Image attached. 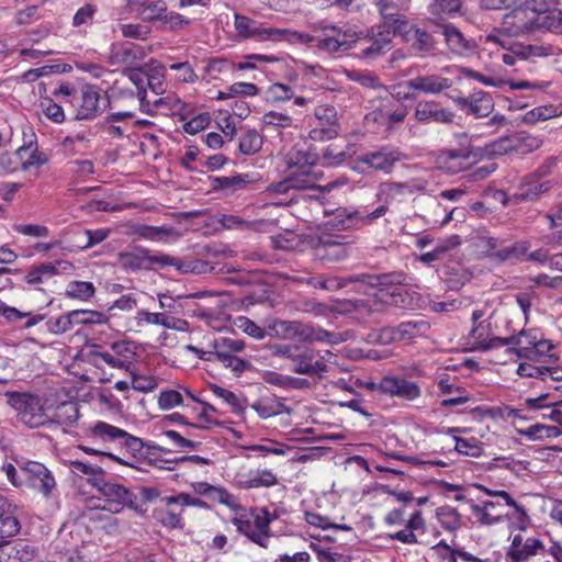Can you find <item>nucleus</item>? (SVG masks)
I'll use <instances>...</instances> for the list:
<instances>
[{
	"mask_svg": "<svg viewBox=\"0 0 562 562\" xmlns=\"http://www.w3.org/2000/svg\"><path fill=\"white\" fill-rule=\"evenodd\" d=\"M407 86L424 93H440L450 88L451 81L436 75L418 76L407 81Z\"/></svg>",
	"mask_w": 562,
	"mask_h": 562,
	"instance_id": "27",
	"label": "nucleus"
},
{
	"mask_svg": "<svg viewBox=\"0 0 562 562\" xmlns=\"http://www.w3.org/2000/svg\"><path fill=\"white\" fill-rule=\"evenodd\" d=\"M470 337L473 339L471 350L487 351L491 349L504 347L506 344L516 342L514 338L498 337L491 333V323L482 321L473 325Z\"/></svg>",
	"mask_w": 562,
	"mask_h": 562,
	"instance_id": "20",
	"label": "nucleus"
},
{
	"mask_svg": "<svg viewBox=\"0 0 562 562\" xmlns=\"http://www.w3.org/2000/svg\"><path fill=\"white\" fill-rule=\"evenodd\" d=\"M305 331L307 333V336L304 337V342H307L308 345H311L313 341L335 342V334L321 327H314L312 325L305 324Z\"/></svg>",
	"mask_w": 562,
	"mask_h": 562,
	"instance_id": "59",
	"label": "nucleus"
},
{
	"mask_svg": "<svg viewBox=\"0 0 562 562\" xmlns=\"http://www.w3.org/2000/svg\"><path fill=\"white\" fill-rule=\"evenodd\" d=\"M134 234L140 238L149 240H161L165 236L172 234V228L164 226L137 225L134 227Z\"/></svg>",
	"mask_w": 562,
	"mask_h": 562,
	"instance_id": "51",
	"label": "nucleus"
},
{
	"mask_svg": "<svg viewBox=\"0 0 562 562\" xmlns=\"http://www.w3.org/2000/svg\"><path fill=\"white\" fill-rule=\"evenodd\" d=\"M79 418L78 405L74 402L60 403L56 409L54 417L49 422L57 423L59 425L70 426L74 425Z\"/></svg>",
	"mask_w": 562,
	"mask_h": 562,
	"instance_id": "41",
	"label": "nucleus"
},
{
	"mask_svg": "<svg viewBox=\"0 0 562 562\" xmlns=\"http://www.w3.org/2000/svg\"><path fill=\"white\" fill-rule=\"evenodd\" d=\"M167 3L165 0H154L146 8L139 12V16L144 22L154 23L161 22L167 11Z\"/></svg>",
	"mask_w": 562,
	"mask_h": 562,
	"instance_id": "49",
	"label": "nucleus"
},
{
	"mask_svg": "<svg viewBox=\"0 0 562 562\" xmlns=\"http://www.w3.org/2000/svg\"><path fill=\"white\" fill-rule=\"evenodd\" d=\"M434 549L443 550L447 553V562H458V558L461 559L463 562H498L501 559V553L498 552H493L490 555H473L472 553L467 552L463 549H452L443 540H441L437 546H435Z\"/></svg>",
	"mask_w": 562,
	"mask_h": 562,
	"instance_id": "26",
	"label": "nucleus"
},
{
	"mask_svg": "<svg viewBox=\"0 0 562 562\" xmlns=\"http://www.w3.org/2000/svg\"><path fill=\"white\" fill-rule=\"evenodd\" d=\"M414 116L422 124L431 122L450 124L454 121L456 114L448 109L440 108L436 102L420 101L416 104Z\"/></svg>",
	"mask_w": 562,
	"mask_h": 562,
	"instance_id": "22",
	"label": "nucleus"
},
{
	"mask_svg": "<svg viewBox=\"0 0 562 562\" xmlns=\"http://www.w3.org/2000/svg\"><path fill=\"white\" fill-rule=\"evenodd\" d=\"M310 548L316 553L318 562H350L348 555L333 552L317 543L311 542Z\"/></svg>",
	"mask_w": 562,
	"mask_h": 562,
	"instance_id": "57",
	"label": "nucleus"
},
{
	"mask_svg": "<svg viewBox=\"0 0 562 562\" xmlns=\"http://www.w3.org/2000/svg\"><path fill=\"white\" fill-rule=\"evenodd\" d=\"M235 27L240 36L257 41L281 40L288 33V30L262 27L257 21L238 13L235 14Z\"/></svg>",
	"mask_w": 562,
	"mask_h": 562,
	"instance_id": "16",
	"label": "nucleus"
},
{
	"mask_svg": "<svg viewBox=\"0 0 562 562\" xmlns=\"http://www.w3.org/2000/svg\"><path fill=\"white\" fill-rule=\"evenodd\" d=\"M245 341L233 338H220L213 341V352H224L233 355V352H240L245 349Z\"/></svg>",
	"mask_w": 562,
	"mask_h": 562,
	"instance_id": "54",
	"label": "nucleus"
},
{
	"mask_svg": "<svg viewBox=\"0 0 562 562\" xmlns=\"http://www.w3.org/2000/svg\"><path fill=\"white\" fill-rule=\"evenodd\" d=\"M142 254H145L146 265H148V270L153 269L154 266L167 267L173 266L177 270L181 272L193 271V268L190 267L189 263H184L175 257L165 254L151 255L148 249H142Z\"/></svg>",
	"mask_w": 562,
	"mask_h": 562,
	"instance_id": "35",
	"label": "nucleus"
},
{
	"mask_svg": "<svg viewBox=\"0 0 562 562\" xmlns=\"http://www.w3.org/2000/svg\"><path fill=\"white\" fill-rule=\"evenodd\" d=\"M46 326L48 330L55 335H60L70 330L74 327L71 312L64 314L55 319H49L46 323Z\"/></svg>",
	"mask_w": 562,
	"mask_h": 562,
	"instance_id": "62",
	"label": "nucleus"
},
{
	"mask_svg": "<svg viewBox=\"0 0 562 562\" xmlns=\"http://www.w3.org/2000/svg\"><path fill=\"white\" fill-rule=\"evenodd\" d=\"M263 144L262 136L256 130H247L239 140V150L244 155L257 154Z\"/></svg>",
	"mask_w": 562,
	"mask_h": 562,
	"instance_id": "44",
	"label": "nucleus"
},
{
	"mask_svg": "<svg viewBox=\"0 0 562 562\" xmlns=\"http://www.w3.org/2000/svg\"><path fill=\"white\" fill-rule=\"evenodd\" d=\"M72 322L75 325L104 324L106 316L97 311L76 310L71 311Z\"/></svg>",
	"mask_w": 562,
	"mask_h": 562,
	"instance_id": "50",
	"label": "nucleus"
},
{
	"mask_svg": "<svg viewBox=\"0 0 562 562\" xmlns=\"http://www.w3.org/2000/svg\"><path fill=\"white\" fill-rule=\"evenodd\" d=\"M317 179L316 175L312 172V169L291 170L284 184H286V188L299 190L310 189L315 187Z\"/></svg>",
	"mask_w": 562,
	"mask_h": 562,
	"instance_id": "37",
	"label": "nucleus"
},
{
	"mask_svg": "<svg viewBox=\"0 0 562 562\" xmlns=\"http://www.w3.org/2000/svg\"><path fill=\"white\" fill-rule=\"evenodd\" d=\"M15 154L22 160L21 169L24 171L48 162V156L38 149L36 135L32 131L30 135L24 134V143L16 149Z\"/></svg>",
	"mask_w": 562,
	"mask_h": 562,
	"instance_id": "21",
	"label": "nucleus"
},
{
	"mask_svg": "<svg viewBox=\"0 0 562 562\" xmlns=\"http://www.w3.org/2000/svg\"><path fill=\"white\" fill-rule=\"evenodd\" d=\"M367 288L378 289L390 296V304L400 308L414 310L419 306L420 295L411 290L412 278L403 271L357 277Z\"/></svg>",
	"mask_w": 562,
	"mask_h": 562,
	"instance_id": "1",
	"label": "nucleus"
},
{
	"mask_svg": "<svg viewBox=\"0 0 562 562\" xmlns=\"http://www.w3.org/2000/svg\"><path fill=\"white\" fill-rule=\"evenodd\" d=\"M383 19L389 20L391 24L404 22V15L401 11L408 9L409 0H374Z\"/></svg>",
	"mask_w": 562,
	"mask_h": 562,
	"instance_id": "30",
	"label": "nucleus"
},
{
	"mask_svg": "<svg viewBox=\"0 0 562 562\" xmlns=\"http://www.w3.org/2000/svg\"><path fill=\"white\" fill-rule=\"evenodd\" d=\"M396 29L393 24L384 22L372 26L367 35L360 40V53L362 58L375 60L392 49Z\"/></svg>",
	"mask_w": 562,
	"mask_h": 562,
	"instance_id": "4",
	"label": "nucleus"
},
{
	"mask_svg": "<svg viewBox=\"0 0 562 562\" xmlns=\"http://www.w3.org/2000/svg\"><path fill=\"white\" fill-rule=\"evenodd\" d=\"M268 98L273 101H288L294 97L292 87L284 83H273L267 90Z\"/></svg>",
	"mask_w": 562,
	"mask_h": 562,
	"instance_id": "63",
	"label": "nucleus"
},
{
	"mask_svg": "<svg viewBox=\"0 0 562 562\" xmlns=\"http://www.w3.org/2000/svg\"><path fill=\"white\" fill-rule=\"evenodd\" d=\"M10 562H31L38 555L37 548L29 542L19 541L7 546Z\"/></svg>",
	"mask_w": 562,
	"mask_h": 562,
	"instance_id": "39",
	"label": "nucleus"
},
{
	"mask_svg": "<svg viewBox=\"0 0 562 562\" xmlns=\"http://www.w3.org/2000/svg\"><path fill=\"white\" fill-rule=\"evenodd\" d=\"M69 468L75 475H88V480L93 477H102L104 473L103 469L100 465L86 463L79 460L70 461Z\"/></svg>",
	"mask_w": 562,
	"mask_h": 562,
	"instance_id": "53",
	"label": "nucleus"
},
{
	"mask_svg": "<svg viewBox=\"0 0 562 562\" xmlns=\"http://www.w3.org/2000/svg\"><path fill=\"white\" fill-rule=\"evenodd\" d=\"M526 435L532 439H547L559 437L561 430L557 426L536 424L527 429Z\"/></svg>",
	"mask_w": 562,
	"mask_h": 562,
	"instance_id": "58",
	"label": "nucleus"
},
{
	"mask_svg": "<svg viewBox=\"0 0 562 562\" xmlns=\"http://www.w3.org/2000/svg\"><path fill=\"white\" fill-rule=\"evenodd\" d=\"M213 357L225 368L231 369L236 375H240L245 370L251 368V363L234 355L224 352H212Z\"/></svg>",
	"mask_w": 562,
	"mask_h": 562,
	"instance_id": "47",
	"label": "nucleus"
},
{
	"mask_svg": "<svg viewBox=\"0 0 562 562\" xmlns=\"http://www.w3.org/2000/svg\"><path fill=\"white\" fill-rule=\"evenodd\" d=\"M379 389L383 393L396 395L409 401L420 395V389L416 383L393 376L383 378L379 383Z\"/></svg>",
	"mask_w": 562,
	"mask_h": 562,
	"instance_id": "24",
	"label": "nucleus"
},
{
	"mask_svg": "<svg viewBox=\"0 0 562 562\" xmlns=\"http://www.w3.org/2000/svg\"><path fill=\"white\" fill-rule=\"evenodd\" d=\"M20 531V522L10 514L0 515V546H9L8 539Z\"/></svg>",
	"mask_w": 562,
	"mask_h": 562,
	"instance_id": "46",
	"label": "nucleus"
},
{
	"mask_svg": "<svg viewBox=\"0 0 562 562\" xmlns=\"http://www.w3.org/2000/svg\"><path fill=\"white\" fill-rule=\"evenodd\" d=\"M142 249H138L137 254L132 252H121L120 260L124 268L133 269V270H148V265H146L145 254H142Z\"/></svg>",
	"mask_w": 562,
	"mask_h": 562,
	"instance_id": "56",
	"label": "nucleus"
},
{
	"mask_svg": "<svg viewBox=\"0 0 562 562\" xmlns=\"http://www.w3.org/2000/svg\"><path fill=\"white\" fill-rule=\"evenodd\" d=\"M428 23L436 26L449 24V20L464 14L462 0H430L428 4Z\"/></svg>",
	"mask_w": 562,
	"mask_h": 562,
	"instance_id": "17",
	"label": "nucleus"
},
{
	"mask_svg": "<svg viewBox=\"0 0 562 562\" xmlns=\"http://www.w3.org/2000/svg\"><path fill=\"white\" fill-rule=\"evenodd\" d=\"M144 450L145 451L143 452L139 462H146L149 465L155 467H159L158 463L161 462L159 458L161 453L170 452V450L150 442L146 443Z\"/></svg>",
	"mask_w": 562,
	"mask_h": 562,
	"instance_id": "61",
	"label": "nucleus"
},
{
	"mask_svg": "<svg viewBox=\"0 0 562 562\" xmlns=\"http://www.w3.org/2000/svg\"><path fill=\"white\" fill-rule=\"evenodd\" d=\"M434 33H439L445 37L448 49L459 56H471L476 53L477 43L474 38H468L451 23L442 24Z\"/></svg>",
	"mask_w": 562,
	"mask_h": 562,
	"instance_id": "15",
	"label": "nucleus"
},
{
	"mask_svg": "<svg viewBox=\"0 0 562 562\" xmlns=\"http://www.w3.org/2000/svg\"><path fill=\"white\" fill-rule=\"evenodd\" d=\"M351 241L347 236L322 234L318 236L315 250L322 260L338 262L349 257Z\"/></svg>",
	"mask_w": 562,
	"mask_h": 562,
	"instance_id": "13",
	"label": "nucleus"
},
{
	"mask_svg": "<svg viewBox=\"0 0 562 562\" xmlns=\"http://www.w3.org/2000/svg\"><path fill=\"white\" fill-rule=\"evenodd\" d=\"M437 517L441 527L448 531H456L461 527V515L453 507H439L437 509Z\"/></svg>",
	"mask_w": 562,
	"mask_h": 562,
	"instance_id": "43",
	"label": "nucleus"
},
{
	"mask_svg": "<svg viewBox=\"0 0 562 562\" xmlns=\"http://www.w3.org/2000/svg\"><path fill=\"white\" fill-rule=\"evenodd\" d=\"M150 104L157 109H167L171 114H181L184 109V103L172 94L150 100Z\"/></svg>",
	"mask_w": 562,
	"mask_h": 562,
	"instance_id": "55",
	"label": "nucleus"
},
{
	"mask_svg": "<svg viewBox=\"0 0 562 562\" xmlns=\"http://www.w3.org/2000/svg\"><path fill=\"white\" fill-rule=\"evenodd\" d=\"M273 356L285 360L290 371L300 375L322 378L328 369L321 352L304 341L278 344Z\"/></svg>",
	"mask_w": 562,
	"mask_h": 562,
	"instance_id": "2",
	"label": "nucleus"
},
{
	"mask_svg": "<svg viewBox=\"0 0 562 562\" xmlns=\"http://www.w3.org/2000/svg\"><path fill=\"white\" fill-rule=\"evenodd\" d=\"M69 102L76 108L77 120H92L106 109L101 89L95 85L82 86Z\"/></svg>",
	"mask_w": 562,
	"mask_h": 562,
	"instance_id": "8",
	"label": "nucleus"
},
{
	"mask_svg": "<svg viewBox=\"0 0 562 562\" xmlns=\"http://www.w3.org/2000/svg\"><path fill=\"white\" fill-rule=\"evenodd\" d=\"M273 335L280 339L290 340L299 338L300 342L304 341V337L307 336L305 331V323L299 321H282L277 319L270 326Z\"/></svg>",
	"mask_w": 562,
	"mask_h": 562,
	"instance_id": "29",
	"label": "nucleus"
},
{
	"mask_svg": "<svg viewBox=\"0 0 562 562\" xmlns=\"http://www.w3.org/2000/svg\"><path fill=\"white\" fill-rule=\"evenodd\" d=\"M140 50L135 49V46L130 43H124L114 47V57L125 64H133L140 57Z\"/></svg>",
	"mask_w": 562,
	"mask_h": 562,
	"instance_id": "60",
	"label": "nucleus"
},
{
	"mask_svg": "<svg viewBox=\"0 0 562 562\" xmlns=\"http://www.w3.org/2000/svg\"><path fill=\"white\" fill-rule=\"evenodd\" d=\"M539 31L562 35V10L553 8L546 14H540Z\"/></svg>",
	"mask_w": 562,
	"mask_h": 562,
	"instance_id": "45",
	"label": "nucleus"
},
{
	"mask_svg": "<svg viewBox=\"0 0 562 562\" xmlns=\"http://www.w3.org/2000/svg\"><path fill=\"white\" fill-rule=\"evenodd\" d=\"M314 113L318 123L310 132L311 139L324 142L335 138L339 133L336 109L333 105H318Z\"/></svg>",
	"mask_w": 562,
	"mask_h": 562,
	"instance_id": "14",
	"label": "nucleus"
},
{
	"mask_svg": "<svg viewBox=\"0 0 562 562\" xmlns=\"http://www.w3.org/2000/svg\"><path fill=\"white\" fill-rule=\"evenodd\" d=\"M554 182L551 180L540 181L535 176H531L521 186L519 198L525 201L535 200L539 198L541 194L549 192Z\"/></svg>",
	"mask_w": 562,
	"mask_h": 562,
	"instance_id": "34",
	"label": "nucleus"
},
{
	"mask_svg": "<svg viewBox=\"0 0 562 562\" xmlns=\"http://www.w3.org/2000/svg\"><path fill=\"white\" fill-rule=\"evenodd\" d=\"M286 157L290 171L299 169H312V167L315 166L318 160L317 154L302 149H293L288 154Z\"/></svg>",
	"mask_w": 562,
	"mask_h": 562,
	"instance_id": "38",
	"label": "nucleus"
},
{
	"mask_svg": "<svg viewBox=\"0 0 562 562\" xmlns=\"http://www.w3.org/2000/svg\"><path fill=\"white\" fill-rule=\"evenodd\" d=\"M149 105L150 100H147L146 90L135 92L131 89L112 88L111 92L104 95V106L110 110L130 111L134 115L137 109L151 114Z\"/></svg>",
	"mask_w": 562,
	"mask_h": 562,
	"instance_id": "7",
	"label": "nucleus"
},
{
	"mask_svg": "<svg viewBox=\"0 0 562 562\" xmlns=\"http://www.w3.org/2000/svg\"><path fill=\"white\" fill-rule=\"evenodd\" d=\"M91 438L94 441L105 442L108 440L123 439L125 448L132 453L133 458L139 461L144 448L147 442H144L140 438L127 434L125 430L106 424L104 422H98L91 429Z\"/></svg>",
	"mask_w": 562,
	"mask_h": 562,
	"instance_id": "10",
	"label": "nucleus"
},
{
	"mask_svg": "<svg viewBox=\"0 0 562 562\" xmlns=\"http://www.w3.org/2000/svg\"><path fill=\"white\" fill-rule=\"evenodd\" d=\"M513 148L516 153L528 154L542 145V139L526 132L512 134Z\"/></svg>",
	"mask_w": 562,
	"mask_h": 562,
	"instance_id": "40",
	"label": "nucleus"
},
{
	"mask_svg": "<svg viewBox=\"0 0 562 562\" xmlns=\"http://www.w3.org/2000/svg\"><path fill=\"white\" fill-rule=\"evenodd\" d=\"M502 505L497 502H484L483 505L473 504L472 514L482 525H493L502 520L504 514L501 510Z\"/></svg>",
	"mask_w": 562,
	"mask_h": 562,
	"instance_id": "31",
	"label": "nucleus"
},
{
	"mask_svg": "<svg viewBox=\"0 0 562 562\" xmlns=\"http://www.w3.org/2000/svg\"><path fill=\"white\" fill-rule=\"evenodd\" d=\"M89 482L95 487L104 502L108 504V509L113 513L121 512L125 506L135 508L133 493L127 490L124 485L105 481L102 477L89 479Z\"/></svg>",
	"mask_w": 562,
	"mask_h": 562,
	"instance_id": "9",
	"label": "nucleus"
},
{
	"mask_svg": "<svg viewBox=\"0 0 562 562\" xmlns=\"http://www.w3.org/2000/svg\"><path fill=\"white\" fill-rule=\"evenodd\" d=\"M248 175L232 177H215L212 179L213 190H221L225 195H232L249 183Z\"/></svg>",
	"mask_w": 562,
	"mask_h": 562,
	"instance_id": "33",
	"label": "nucleus"
},
{
	"mask_svg": "<svg viewBox=\"0 0 562 562\" xmlns=\"http://www.w3.org/2000/svg\"><path fill=\"white\" fill-rule=\"evenodd\" d=\"M494 109V101L491 94L477 91L470 95L469 112L475 117H486Z\"/></svg>",
	"mask_w": 562,
	"mask_h": 562,
	"instance_id": "36",
	"label": "nucleus"
},
{
	"mask_svg": "<svg viewBox=\"0 0 562 562\" xmlns=\"http://www.w3.org/2000/svg\"><path fill=\"white\" fill-rule=\"evenodd\" d=\"M387 211L389 207L386 205H380L374 211L367 214H362L358 210L348 211L347 209H337L329 215L330 218L326 224L337 229L360 228L384 216Z\"/></svg>",
	"mask_w": 562,
	"mask_h": 562,
	"instance_id": "11",
	"label": "nucleus"
},
{
	"mask_svg": "<svg viewBox=\"0 0 562 562\" xmlns=\"http://www.w3.org/2000/svg\"><path fill=\"white\" fill-rule=\"evenodd\" d=\"M408 42H411L409 52L414 56L434 55L437 49L434 34L425 29L413 27L408 33Z\"/></svg>",
	"mask_w": 562,
	"mask_h": 562,
	"instance_id": "23",
	"label": "nucleus"
},
{
	"mask_svg": "<svg viewBox=\"0 0 562 562\" xmlns=\"http://www.w3.org/2000/svg\"><path fill=\"white\" fill-rule=\"evenodd\" d=\"M398 333L401 340L404 339H414L419 336H424L430 329V325L428 322L424 319H413L407 322H402L398 326Z\"/></svg>",
	"mask_w": 562,
	"mask_h": 562,
	"instance_id": "42",
	"label": "nucleus"
},
{
	"mask_svg": "<svg viewBox=\"0 0 562 562\" xmlns=\"http://www.w3.org/2000/svg\"><path fill=\"white\" fill-rule=\"evenodd\" d=\"M274 518L267 508H261L259 512L243 509L232 521L240 533L260 547L267 548L271 537L270 524Z\"/></svg>",
	"mask_w": 562,
	"mask_h": 562,
	"instance_id": "3",
	"label": "nucleus"
},
{
	"mask_svg": "<svg viewBox=\"0 0 562 562\" xmlns=\"http://www.w3.org/2000/svg\"><path fill=\"white\" fill-rule=\"evenodd\" d=\"M9 403L18 412L21 423L30 428H36L49 422L44 412L41 398L27 393H8Z\"/></svg>",
	"mask_w": 562,
	"mask_h": 562,
	"instance_id": "5",
	"label": "nucleus"
},
{
	"mask_svg": "<svg viewBox=\"0 0 562 562\" xmlns=\"http://www.w3.org/2000/svg\"><path fill=\"white\" fill-rule=\"evenodd\" d=\"M404 158V154L397 148L383 146L378 150L362 154L359 161L373 170L391 171L394 165Z\"/></svg>",
	"mask_w": 562,
	"mask_h": 562,
	"instance_id": "18",
	"label": "nucleus"
},
{
	"mask_svg": "<svg viewBox=\"0 0 562 562\" xmlns=\"http://www.w3.org/2000/svg\"><path fill=\"white\" fill-rule=\"evenodd\" d=\"M539 23L540 14L519 5L503 16L501 29L509 36H524L539 31Z\"/></svg>",
	"mask_w": 562,
	"mask_h": 562,
	"instance_id": "6",
	"label": "nucleus"
},
{
	"mask_svg": "<svg viewBox=\"0 0 562 562\" xmlns=\"http://www.w3.org/2000/svg\"><path fill=\"white\" fill-rule=\"evenodd\" d=\"M251 407L261 418H269L282 413L291 414L292 412V409L283 403L282 398L277 396L257 401Z\"/></svg>",
	"mask_w": 562,
	"mask_h": 562,
	"instance_id": "32",
	"label": "nucleus"
},
{
	"mask_svg": "<svg viewBox=\"0 0 562 562\" xmlns=\"http://www.w3.org/2000/svg\"><path fill=\"white\" fill-rule=\"evenodd\" d=\"M95 288L91 282L72 281L68 284L66 296L88 301L94 295Z\"/></svg>",
	"mask_w": 562,
	"mask_h": 562,
	"instance_id": "48",
	"label": "nucleus"
},
{
	"mask_svg": "<svg viewBox=\"0 0 562 562\" xmlns=\"http://www.w3.org/2000/svg\"><path fill=\"white\" fill-rule=\"evenodd\" d=\"M559 47L547 43H532V44H515V54L519 55L520 60H532L537 58H547L558 55Z\"/></svg>",
	"mask_w": 562,
	"mask_h": 562,
	"instance_id": "25",
	"label": "nucleus"
},
{
	"mask_svg": "<svg viewBox=\"0 0 562 562\" xmlns=\"http://www.w3.org/2000/svg\"><path fill=\"white\" fill-rule=\"evenodd\" d=\"M21 470L26 475L32 487L40 491L45 497L50 496L56 487V482L50 471L44 464L29 461Z\"/></svg>",
	"mask_w": 562,
	"mask_h": 562,
	"instance_id": "19",
	"label": "nucleus"
},
{
	"mask_svg": "<svg viewBox=\"0 0 562 562\" xmlns=\"http://www.w3.org/2000/svg\"><path fill=\"white\" fill-rule=\"evenodd\" d=\"M161 502L165 504V506L154 510V518L164 527L182 529L184 527L182 521V513L184 507L169 505L166 501V497H162Z\"/></svg>",
	"mask_w": 562,
	"mask_h": 562,
	"instance_id": "28",
	"label": "nucleus"
},
{
	"mask_svg": "<svg viewBox=\"0 0 562 562\" xmlns=\"http://www.w3.org/2000/svg\"><path fill=\"white\" fill-rule=\"evenodd\" d=\"M543 549V544L539 539L528 538L518 552L513 553V562H525L530 557L537 555L539 550Z\"/></svg>",
	"mask_w": 562,
	"mask_h": 562,
	"instance_id": "52",
	"label": "nucleus"
},
{
	"mask_svg": "<svg viewBox=\"0 0 562 562\" xmlns=\"http://www.w3.org/2000/svg\"><path fill=\"white\" fill-rule=\"evenodd\" d=\"M183 396L176 390L161 391L158 397V405L161 409L168 411L182 404Z\"/></svg>",
	"mask_w": 562,
	"mask_h": 562,
	"instance_id": "64",
	"label": "nucleus"
},
{
	"mask_svg": "<svg viewBox=\"0 0 562 562\" xmlns=\"http://www.w3.org/2000/svg\"><path fill=\"white\" fill-rule=\"evenodd\" d=\"M475 158L471 147L445 148L436 154L435 164L443 172L457 175L470 168Z\"/></svg>",
	"mask_w": 562,
	"mask_h": 562,
	"instance_id": "12",
	"label": "nucleus"
}]
</instances>
